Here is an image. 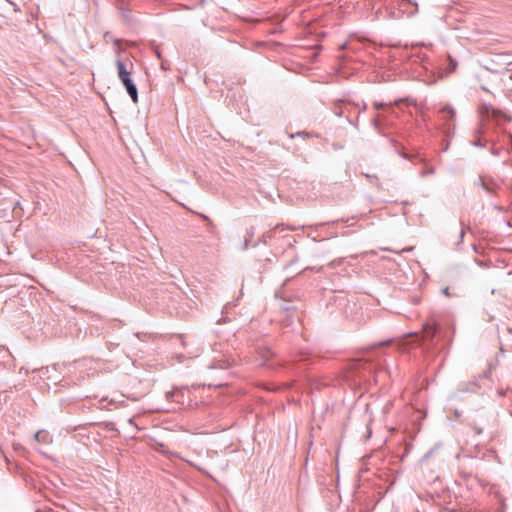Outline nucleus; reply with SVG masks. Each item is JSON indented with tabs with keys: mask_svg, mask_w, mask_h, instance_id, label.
<instances>
[{
	"mask_svg": "<svg viewBox=\"0 0 512 512\" xmlns=\"http://www.w3.org/2000/svg\"><path fill=\"white\" fill-rule=\"evenodd\" d=\"M121 82L125 86V88H126L128 94L130 95L132 101L134 103H137L138 102V92H137V88L134 85V83L132 82L131 78L128 77V78L121 79Z\"/></svg>",
	"mask_w": 512,
	"mask_h": 512,
	"instance_id": "nucleus-1",
	"label": "nucleus"
},
{
	"mask_svg": "<svg viewBox=\"0 0 512 512\" xmlns=\"http://www.w3.org/2000/svg\"><path fill=\"white\" fill-rule=\"evenodd\" d=\"M116 67H117L118 77L120 80L131 76L132 64L127 65L126 63H124L123 61L118 59L116 61Z\"/></svg>",
	"mask_w": 512,
	"mask_h": 512,
	"instance_id": "nucleus-2",
	"label": "nucleus"
},
{
	"mask_svg": "<svg viewBox=\"0 0 512 512\" xmlns=\"http://www.w3.org/2000/svg\"><path fill=\"white\" fill-rule=\"evenodd\" d=\"M438 332V325L435 320L431 319L427 321L423 326V337L431 339Z\"/></svg>",
	"mask_w": 512,
	"mask_h": 512,
	"instance_id": "nucleus-3",
	"label": "nucleus"
},
{
	"mask_svg": "<svg viewBox=\"0 0 512 512\" xmlns=\"http://www.w3.org/2000/svg\"><path fill=\"white\" fill-rule=\"evenodd\" d=\"M184 393H185V390H174V391L168 392L166 394V396H167L168 400L181 403Z\"/></svg>",
	"mask_w": 512,
	"mask_h": 512,
	"instance_id": "nucleus-4",
	"label": "nucleus"
},
{
	"mask_svg": "<svg viewBox=\"0 0 512 512\" xmlns=\"http://www.w3.org/2000/svg\"><path fill=\"white\" fill-rule=\"evenodd\" d=\"M35 439L38 442L48 443L50 441L49 435L46 431L40 430L35 434Z\"/></svg>",
	"mask_w": 512,
	"mask_h": 512,
	"instance_id": "nucleus-5",
	"label": "nucleus"
},
{
	"mask_svg": "<svg viewBox=\"0 0 512 512\" xmlns=\"http://www.w3.org/2000/svg\"><path fill=\"white\" fill-rule=\"evenodd\" d=\"M443 114H447L450 118H452L454 116V111L452 108L450 107H445L442 109L441 111Z\"/></svg>",
	"mask_w": 512,
	"mask_h": 512,
	"instance_id": "nucleus-6",
	"label": "nucleus"
}]
</instances>
